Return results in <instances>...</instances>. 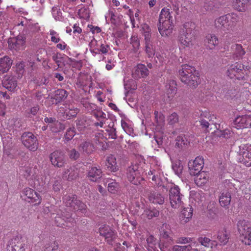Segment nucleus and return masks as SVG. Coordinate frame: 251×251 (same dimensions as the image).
<instances>
[{
    "mask_svg": "<svg viewBox=\"0 0 251 251\" xmlns=\"http://www.w3.org/2000/svg\"><path fill=\"white\" fill-rule=\"evenodd\" d=\"M178 73L181 81L190 87L196 88L200 83L199 72L193 66L183 64Z\"/></svg>",
    "mask_w": 251,
    "mask_h": 251,
    "instance_id": "1",
    "label": "nucleus"
},
{
    "mask_svg": "<svg viewBox=\"0 0 251 251\" xmlns=\"http://www.w3.org/2000/svg\"><path fill=\"white\" fill-rule=\"evenodd\" d=\"M195 24L192 22H187L183 24L178 37V42L183 48L193 47L196 40L194 29Z\"/></svg>",
    "mask_w": 251,
    "mask_h": 251,
    "instance_id": "2",
    "label": "nucleus"
},
{
    "mask_svg": "<svg viewBox=\"0 0 251 251\" xmlns=\"http://www.w3.org/2000/svg\"><path fill=\"white\" fill-rule=\"evenodd\" d=\"M183 197L178 186L174 185L169 189V204L172 208L178 209L184 206Z\"/></svg>",
    "mask_w": 251,
    "mask_h": 251,
    "instance_id": "3",
    "label": "nucleus"
},
{
    "mask_svg": "<svg viewBox=\"0 0 251 251\" xmlns=\"http://www.w3.org/2000/svg\"><path fill=\"white\" fill-rule=\"evenodd\" d=\"M8 49L13 52L20 51L26 47V36L19 34L16 37H9L7 40Z\"/></svg>",
    "mask_w": 251,
    "mask_h": 251,
    "instance_id": "4",
    "label": "nucleus"
},
{
    "mask_svg": "<svg viewBox=\"0 0 251 251\" xmlns=\"http://www.w3.org/2000/svg\"><path fill=\"white\" fill-rule=\"evenodd\" d=\"M244 65L239 62L230 65L227 69L226 74L231 79H237L238 80H245Z\"/></svg>",
    "mask_w": 251,
    "mask_h": 251,
    "instance_id": "5",
    "label": "nucleus"
},
{
    "mask_svg": "<svg viewBox=\"0 0 251 251\" xmlns=\"http://www.w3.org/2000/svg\"><path fill=\"white\" fill-rule=\"evenodd\" d=\"M237 227L240 235L242 238V242L250 246L251 245V226H248L246 220H241L238 221Z\"/></svg>",
    "mask_w": 251,
    "mask_h": 251,
    "instance_id": "6",
    "label": "nucleus"
},
{
    "mask_svg": "<svg viewBox=\"0 0 251 251\" xmlns=\"http://www.w3.org/2000/svg\"><path fill=\"white\" fill-rule=\"evenodd\" d=\"M21 138L23 145L30 151H34L37 150L38 140L32 132H25L22 135Z\"/></svg>",
    "mask_w": 251,
    "mask_h": 251,
    "instance_id": "7",
    "label": "nucleus"
},
{
    "mask_svg": "<svg viewBox=\"0 0 251 251\" xmlns=\"http://www.w3.org/2000/svg\"><path fill=\"white\" fill-rule=\"evenodd\" d=\"M126 176L131 183L134 185H139L141 180H142L141 177L139 165L134 164L130 165L127 169Z\"/></svg>",
    "mask_w": 251,
    "mask_h": 251,
    "instance_id": "8",
    "label": "nucleus"
},
{
    "mask_svg": "<svg viewBox=\"0 0 251 251\" xmlns=\"http://www.w3.org/2000/svg\"><path fill=\"white\" fill-rule=\"evenodd\" d=\"M100 235L104 237L107 244L112 245L113 241L117 238V232L109 226L104 225L99 229Z\"/></svg>",
    "mask_w": 251,
    "mask_h": 251,
    "instance_id": "9",
    "label": "nucleus"
},
{
    "mask_svg": "<svg viewBox=\"0 0 251 251\" xmlns=\"http://www.w3.org/2000/svg\"><path fill=\"white\" fill-rule=\"evenodd\" d=\"M25 201L28 202L34 203V205L39 204L42 200V198L40 194L37 193L34 190L30 188H25L22 192L21 197Z\"/></svg>",
    "mask_w": 251,
    "mask_h": 251,
    "instance_id": "10",
    "label": "nucleus"
},
{
    "mask_svg": "<svg viewBox=\"0 0 251 251\" xmlns=\"http://www.w3.org/2000/svg\"><path fill=\"white\" fill-rule=\"evenodd\" d=\"M49 158L52 165L55 167H63L66 164V155L65 153L61 150L54 151L50 154Z\"/></svg>",
    "mask_w": 251,
    "mask_h": 251,
    "instance_id": "11",
    "label": "nucleus"
},
{
    "mask_svg": "<svg viewBox=\"0 0 251 251\" xmlns=\"http://www.w3.org/2000/svg\"><path fill=\"white\" fill-rule=\"evenodd\" d=\"M240 156H242L241 162L246 166H251V145L241 144L239 146L238 151Z\"/></svg>",
    "mask_w": 251,
    "mask_h": 251,
    "instance_id": "12",
    "label": "nucleus"
},
{
    "mask_svg": "<svg viewBox=\"0 0 251 251\" xmlns=\"http://www.w3.org/2000/svg\"><path fill=\"white\" fill-rule=\"evenodd\" d=\"M204 159L201 156H197L193 161L188 163V169L190 174L193 176L198 174L203 168Z\"/></svg>",
    "mask_w": 251,
    "mask_h": 251,
    "instance_id": "13",
    "label": "nucleus"
},
{
    "mask_svg": "<svg viewBox=\"0 0 251 251\" xmlns=\"http://www.w3.org/2000/svg\"><path fill=\"white\" fill-rule=\"evenodd\" d=\"M7 251H25V243L21 236L11 239L7 246Z\"/></svg>",
    "mask_w": 251,
    "mask_h": 251,
    "instance_id": "14",
    "label": "nucleus"
},
{
    "mask_svg": "<svg viewBox=\"0 0 251 251\" xmlns=\"http://www.w3.org/2000/svg\"><path fill=\"white\" fill-rule=\"evenodd\" d=\"M214 25L218 31L225 33L230 32L227 14L220 16L216 18L214 21Z\"/></svg>",
    "mask_w": 251,
    "mask_h": 251,
    "instance_id": "15",
    "label": "nucleus"
},
{
    "mask_svg": "<svg viewBox=\"0 0 251 251\" xmlns=\"http://www.w3.org/2000/svg\"><path fill=\"white\" fill-rule=\"evenodd\" d=\"M171 234V231H164L160 234L158 246L162 251H167L169 247L173 244L174 241Z\"/></svg>",
    "mask_w": 251,
    "mask_h": 251,
    "instance_id": "16",
    "label": "nucleus"
},
{
    "mask_svg": "<svg viewBox=\"0 0 251 251\" xmlns=\"http://www.w3.org/2000/svg\"><path fill=\"white\" fill-rule=\"evenodd\" d=\"M157 26L162 36H169L172 33L173 20L158 21Z\"/></svg>",
    "mask_w": 251,
    "mask_h": 251,
    "instance_id": "17",
    "label": "nucleus"
},
{
    "mask_svg": "<svg viewBox=\"0 0 251 251\" xmlns=\"http://www.w3.org/2000/svg\"><path fill=\"white\" fill-rule=\"evenodd\" d=\"M102 132L103 131H98L95 133L93 140L97 148L105 151L108 147L107 138L104 136Z\"/></svg>",
    "mask_w": 251,
    "mask_h": 251,
    "instance_id": "18",
    "label": "nucleus"
},
{
    "mask_svg": "<svg viewBox=\"0 0 251 251\" xmlns=\"http://www.w3.org/2000/svg\"><path fill=\"white\" fill-rule=\"evenodd\" d=\"M249 125H251V116L248 115L237 116L233 122V126L237 129L247 128Z\"/></svg>",
    "mask_w": 251,
    "mask_h": 251,
    "instance_id": "19",
    "label": "nucleus"
},
{
    "mask_svg": "<svg viewBox=\"0 0 251 251\" xmlns=\"http://www.w3.org/2000/svg\"><path fill=\"white\" fill-rule=\"evenodd\" d=\"M149 71L145 65L143 64H138L135 67V69L132 72V76L135 79L144 78L148 76Z\"/></svg>",
    "mask_w": 251,
    "mask_h": 251,
    "instance_id": "20",
    "label": "nucleus"
},
{
    "mask_svg": "<svg viewBox=\"0 0 251 251\" xmlns=\"http://www.w3.org/2000/svg\"><path fill=\"white\" fill-rule=\"evenodd\" d=\"M40 109V106L38 104L31 107L25 112V115L26 118H28L30 120H32L35 123L39 121L40 117L38 115V113Z\"/></svg>",
    "mask_w": 251,
    "mask_h": 251,
    "instance_id": "21",
    "label": "nucleus"
},
{
    "mask_svg": "<svg viewBox=\"0 0 251 251\" xmlns=\"http://www.w3.org/2000/svg\"><path fill=\"white\" fill-rule=\"evenodd\" d=\"M2 85L8 91L13 92L17 86V81L13 76H5L2 80Z\"/></svg>",
    "mask_w": 251,
    "mask_h": 251,
    "instance_id": "22",
    "label": "nucleus"
},
{
    "mask_svg": "<svg viewBox=\"0 0 251 251\" xmlns=\"http://www.w3.org/2000/svg\"><path fill=\"white\" fill-rule=\"evenodd\" d=\"M165 90L169 98H174L177 92V84L176 81L174 80H167Z\"/></svg>",
    "mask_w": 251,
    "mask_h": 251,
    "instance_id": "23",
    "label": "nucleus"
},
{
    "mask_svg": "<svg viewBox=\"0 0 251 251\" xmlns=\"http://www.w3.org/2000/svg\"><path fill=\"white\" fill-rule=\"evenodd\" d=\"M13 60L7 55L0 58V75L8 72L11 68Z\"/></svg>",
    "mask_w": 251,
    "mask_h": 251,
    "instance_id": "24",
    "label": "nucleus"
},
{
    "mask_svg": "<svg viewBox=\"0 0 251 251\" xmlns=\"http://www.w3.org/2000/svg\"><path fill=\"white\" fill-rule=\"evenodd\" d=\"M68 95L67 91L63 89H59L55 91L54 95L53 97H51V99L53 100L52 101L53 103L57 105L59 103L65 100Z\"/></svg>",
    "mask_w": 251,
    "mask_h": 251,
    "instance_id": "25",
    "label": "nucleus"
},
{
    "mask_svg": "<svg viewBox=\"0 0 251 251\" xmlns=\"http://www.w3.org/2000/svg\"><path fill=\"white\" fill-rule=\"evenodd\" d=\"M102 172L100 168L93 167L90 169L87 176L90 180L97 182L102 176Z\"/></svg>",
    "mask_w": 251,
    "mask_h": 251,
    "instance_id": "26",
    "label": "nucleus"
},
{
    "mask_svg": "<svg viewBox=\"0 0 251 251\" xmlns=\"http://www.w3.org/2000/svg\"><path fill=\"white\" fill-rule=\"evenodd\" d=\"M200 122L201 126L204 128L205 130L209 131V126L210 125L209 122L212 120V117L209 112L207 111H204L201 114Z\"/></svg>",
    "mask_w": 251,
    "mask_h": 251,
    "instance_id": "27",
    "label": "nucleus"
},
{
    "mask_svg": "<svg viewBox=\"0 0 251 251\" xmlns=\"http://www.w3.org/2000/svg\"><path fill=\"white\" fill-rule=\"evenodd\" d=\"M194 209L191 206L184 208L181 213V223L185 224L191 220L193 215Z\"/></svg>",
    "mask_w": 251,
    "mask_h": 251,
    "instance_id": "28",
    "label": "nucleus"
},
{
    "mask_svg": "<svg viewBox=\"0 0 251 251\" xmlns=\"http://www.w3.org/2000/svg\"><path fill=\"white\" fill-rule=\"evenodd\" d=\"M116 157L112 154H109L107 156L106 162L107 169L112 172H116L118 170V166L117 165Z\"/></svg>",
    "mask_w": 251,
    "mask_h": 251,
    "instance_id": "29",
    "label": "nucleus"
},
{
    "mask_svg": "<svg viewBox=\"0 0 251 251\" xmlns=\"http://www.w3.org/2000/svg\"><path fill=\"white\" fill-rule=\"evenodd\" d=\"M149 200L155 204H163L165 201L164 198L157 192H150L148 195Z\"/></svg>",
    "mask_w": 251,
    "mask_h": 251,
    "instance_id": "30",
    "label": "nucleus"
},
{
    "mask_svg": "<svg viewBox=\"0 0 251 251\" xmlns=\"http://www.w3.org/2000/svg\"><path fill=\"white\" fill-rule=\"evenodd\" d=\"M233 57L236 59H240L245 55L246 51L241 44H235L232 47Z\"/></svg>",
    "mask_w": 251,
    "mask_h": 251,
    "instance_id": "31",
    "label": "nucleus"
},
{
    "mask_svg": "<svg viewBox=\"0 0 251 251\" xmlns=\"http://www.w3.org/2000/svg\"><path fill=\"white\" fill-rule=\"evenodd\" d=\"M250 0H233L232 6L238 11L244 12L246 10Z\"/></svg>",
    "mask_w": 251,
    "mask_h": 251,
    "instance_id": "32",
    "label": "nucleus"
},
{
    "mask_svg": "<svg viewBox=\"0 0 251 251\" xmlns=\"http://www.w3.org/2000/svg\"><path fill=\"white\" fill-rule=\"evenodd\" d=\"M217 238L222 244H227L229 238V234L226 229L225 228L220 229L218 232Z\"/></svg>",
    "mask_w": 251,
    "mask_h": 251,
    "instance_id": "33",
    "label": "nucleus"
},
{
    "mask_svg": "<svg viewBox=\"0 0 251 251\" xmlns=\"http://www.w3.org/2000/svg\"><path fill=\"white\" fill-rule=\"evenodd\" d=\"M108 183V191L112 194H115L119 188V184L114 179L107 178L104 179V184Z\"/></svg>",
    "mask_w": 251,
    "mask_h": 251,
    "instance_id": "34",
    "label": "nucleus"
},
{
    "mask_svg": "<svg viewBox=\"0 0 251 251\" xmlns=\"http://www.w3.org/2000/svg\"><path fill=\"white\" fill-rule=\"evenodd\" d=\"M228 16V24L229 25V32L232 31L236 26L237 23L240 21V18L237 14L231 13L227 14Z\"/></svg>",
    "mask_w": 251,
    "mask_h": 251,
    "instance_id": "35",
    "label": "nucleus"
},
{
    "mask_svg": "<svg viewBox=\"0 0 251 251\" xmlns=\"http://www.w3.org/2000/svg\"><path fill=\"white\" fill-rule=\"evenodd\" d=\"M231 200V197L230 192L227 191L223 192L219 198L220 204L222 206H227L229 205Z\"/></svg>",
    "mask_w": 251,
    "mask_h": 251,
    "instance_id": "36",
    "label": "nucleus"
},
{
    "mask_svg": "<svg viewBox=\"0 0 251 251\" xmlns=\"http://www.w3.org/2000/svg\"><path fill=\"white\" fill-rule=\"evenodd\" d=\"M208 173L205 171H200L198 174L196 175V183L197 185H202L205 183L208 180Z\"/></svg>",
    "mask_w": 251,
    "mask_h": 251,
    "instance_id": "37",
    "label": "nucleus"
},
{
    "mask_svg": "<svg viewBox=\"0 0 251 251\" xmlns=\"http://www.w3.org/2000/svg\"><path fill=\"white\" fill-rule=\"evenodd\" d=\"M170 9L168 7L162 8L160 12L158 21L173 20V17L170 12Z\"/></svg>",
    "mask_w": 251,
    "mask_h": 251,
    "instance_id": "38",
    "label": "nucleus"
},
{
    "mask_svg": "<svg viewBox=\"0 0 251 251\" xmlns=\"http://www.w3.org/2000/svg\"><path fill=\"white\" fill-rule=\"evenodd\" d=\"M206 39L208 41V46L211 49L218 46L219 44L218 37L214 34H208L206 36Z\"/></svg>",
    "mask_w": 251,
    "mask_h": 251,
    "instance_id": "39",
    "label": "nucleus"
},
{
    "mask_svg": "<svg viewBox=\"0 0 251 251\" xmlns=\"http://www.w3.org/2000/svg\"><path fill=\"white\" fill-rule=\"evenodd\" d=\"M154 115L156 126L160 128H162L165 125V116L157 111H155Z\"/></svg>",
    "mask_w": 251,
    "mask_h": 251,
    "instance_id": "40",
    "label": "nucleus"
},
{
    "mask_svg": "<svg viewBox=\"0 0 251 251\" xmlns=\"http://www.w3.org/2000/svg\"><path fill=\"white\" fill-rule=\"evenodd\" d=\"M25 62L20 61L17 62L15 65V72L17 74V78H21L25 72Z\"/></svg>",
    "mask_w": 251,
    "mask_h": 251,
    "instance_id": "41",
    "label": "nucleus"
},
{
    "mask_svg": "<svg viewBox=\"0 0 251 251\" xmlns=\"http://www.w3.org/2000/svg\"><path fill=\"white\" fill-rule=\"evenodd\" d=\"M159 214V212L155 208L146 209L143 212V217L148 219H151L153 217H156Z\"/></svg>",
    "mask_w": 251,
    "mask_h": 251,
    "instance_id": "42",
    "label": "nucleus"
},
{
    "mask_svg": "<svg viewBox=\"0 0 251 251\" xmlns=\"http://www.w3.org/2000/svg\"><path fill=\"white\" fill-rule=\"evenodd\" d=\"M97 42V47L96 48V50H97L98 51L101 52L103 54H106L108 52V51L110 49V47L107 44L102 43V41H95Z\"/></svg>",
    "mask_w": 251,
    "mask_h": 251,
    "instance_id": "43",
    "label": "nucleus"
},
{
    "mask_svg": "<svg viewBox=\"0 0 251 251\" xmlns=\"http://www.w3.org/2000/svg\"><path fill=\"white\" fill-rule=\"evenodd\" d=\"M191 244L184 246L174 245L170 246L167 251H188L191 249Z\"/></svg>",
    "mask_w": 251,
    "mask_h": 251,
    "instance_id": "44",
    "label": "nucleus"
},
{
    "mask_svg": "<svg viewBox=\"0 0 251 251\" xmlns=\"http://www.w3.org/2000/svg\"><path fill=\"white\" fill-rule=\"evenodd\" d=\"M105 114L103 112H100L98 114H96L95 116L99 122L95 123V126L102 127L105 122Z\"/></svg>",
    "mask_w": 251,
    "mask_h": 251,
    "instance_id": "45",
    "label": "nucleus"
},
{
    "mask_svg": "<svg viewBox=\"0 0 251 251\" xmlns=\"http://www.w3.org/2000/svg\"><path fill=\"white\" fill-rule=\"evenodd\" d=\"M151 29L147 24H144L142 26V33L145 37V41H150L151 38Z\"/></svg>",
    "mask_w": 251,
    "mask_h": 251,
    "instance_id": "46",
    "label": "nucleus"
},
{
    "mask_svg": "<svg viewBox=\"0 0 251 251\" xmlns=\"http://www.w3.org/2000/svg\"><path fill=\"white\" fill-rule=\"evenodd\" d=\"M81 148L85 153L89 154L94 151L95 147L90 141H85L82 143Z\"/></svg>",
    "mask_w": 251,
    "mask_h": 251,
    "instance_id": "47",
    "label": "nucleus"
},
{
    "mask_svg": "<svg viewBox=\"0 0 251 251\" xmlns=\"http://www.w3.org/2000/svg\"><path fill=\"white\" fill-rule=\"evenodd\" d=\"M167 121L168 124L174 125L179 122V116L177 113H172L167 117Z\"/></svg>",
    "mask_w": 251,
    "mask_h": 251,
    "instance_id": "48",
    "label": "nucleus"
},
{
    "mask_svg": "<svg viewBox=\"0 0 251 251\" xmlns=\"http://www.w3.org/2000/svg\"><path fill=\"white\" fill-rule=\"evenodd\" d=\"M146 241L148 244V246L149 247L148 249H152L154 250L156 248V245L157 243V241L155 237H153V235H150L149 236V237L147 238Z\"/></svg>",
    "mask_w": 251,
    "mask_h": 251,
    "instance_id": "49",
    "label": "nucleus"
},
{
    "mask_svg": "<svg viewBox=\"0 0 251 251\" xmlns=\"http://www.w3.org/2000/svg\"><path fill=\"white\" fill-rule=\"evenodd\" d=\"M145 51L149 57L155 54V50L153 49L151 41L145 42Z\"/></svg>",
    "mask_w": 251,
    "mask_h": 251,
    "instance_id": "50",
    "label": "nucleus"
},
{
    "mask_svg": "<svg viewBox=\"0 0 251 251\" xmlns=\"http://www.w3.org/2000/svg\"><path fill=\"white\" fill-rule=\"evenodd\" d=\"M194 240L193 238L181 237L177 238L176 243L180 244H192V243H194Z\"/></svg>",
    "mask_w": 251,
    "mask_h": 251,
    "instance_id": "51",
    "label": "nucleus"
},
{
    "mask_svg": "<svg viewBox=\"0 0 251 251\" xmlns=\"http://www.w3.org/2000/svg\"><path fill=\"white\" fill-rule=\"evenodd\" d=\"M52 14L55 20L56 21H62L63 17L60 10L56 7H53L52 8Z\"/></svg>",
    "mask_w": 251,
    "mask_h": 251,
    "instance_id": "52",
    "label": "nucleus"
},
{
    "mask_svg": "<svg viewBox=\"0 0 251 251\" xmlns=\"http://www.w3.org/2000/svg\"><path fill=\"white\" fill-rule=\"evenodd\" d=\"M130 44H132L133 47L134 51H137L140 46L138 37L136 35H132L130 38Z\"/></svg>",
    "mask_w": 251,
    "mask_h": 251,
    "instance_id": "53",
    "label": "nucleus"
},
{
    "mask_svg": "<svg viewBox=\"0 0 251 251\" xmlns=\"http://www.w3.org/2000/svg\"><path fill=\"white\" fill-rule=\"evenodd\" d=\"M58 248V244L56 241L47 244L45 246V251H57Z\"/></svg>",
    "mask_w": 251,
    "mask_h": 251,
    "instance_id": "54",
    "label": "nucleus"
},
{
    "mask_svg": "<svg viewBox=\"0 0 251 251\" xmlns=\"http://www.w3.org/2000/svg\"><path fill=\"white\" fill-rule=\"evenodd\" d=\"M69 172V178L75 179L78 177V170L75 167L73 166V167L70 168Z\"/></svg>",
    "mask_w": 251,
    "mask_h": 251,
    "instance_id": "55",
    "label": "nucleus"
},
{
    "mask_svg": "<svg viewBox=\"0 0 251 251\" xmlns=\"http://www.w3.org/2000/svg\"><path fill=\"white\" fill-rule=\"evenodd\" d=\"M52 59L55 62L58 67H60V64L62 62L63 58L61 56V54L59 53H54L52 55Z\"/></svg>",
    "mask_w": 251,
    "mask_h": 251,
    "instance_id": "56",
    "label": "nucleus"
},
{
    "mask_svg": "<svg viewBox=\"0 0 251 251\" xmlns=\"http://www.w3.org/2000/svg\"><path fill=\"white\" fill-rule=\"evenodd\" d=\"M198 241L202 246L207 247H209L211 243L210 239L207 237L199 238Z\"/></svg>",
    "mask_w": 251,
    "mask_h": 251,
    "instance_id": "57",
    "label": "nucleus"
},
{
    "mask_svg": "<svg viewBox=\"0 0 251 251\" xmlns=\"http://www.w3.org/2000/svg\"><path fill=\"white\" fill-rule=\"evenodd\" d=\"M75 134V133L74 130V127L73 128V129L70 128L69 129L67 130L66 134L65 135V139L67 141H69L74 137Z\"/></svg>",
    "mask_w": 251,
    "mask_h": 251,
    "instance_id": "58",
    "label": "nucleus"
},
{
    "mask_svg": "<svg viewBox=\"0 0 251 251\" xmlns=\"http://www.w3.org/2000/svg\"><path fill=\"white\" fill-rule=\"evenodd\" d=\"M176 142L175 146L178 148H182V146L185 144L184 140L181 136L176 137Z\"/></svg>",
    "mask_w": 251,
    "mask_h": 251,
    "instance_id": "59",
    "label": "nucleus"
},
{
    "mask_svg": "<svg viewBox=\"0 0 251 251\" xmlns=\"http://www.w3.org/2000/svg\"><path fill=\"white\" fill-rule=\"evenodd\" d=\"M230 130L227 129V128H226V129H225L224 130L220 131L219 136L224 138H228L230 137Z\"/></svg>",
    "mask_w": 251,
    "mask_h": 251,
    "instance_id": "60",
    "label": "nucleus"
},
{
    "mask_svg": "<svg viewBox=\"0 0 251 251\" xmlns=\"http://www.w3.org/2000/svg\"><path fill=\"white\" fill-rule=\"evenodd\" d=\"M78 113V109L76 108L75 109H70L68 111L67 116L69 117L68 119H70L71 117H75Z\"/></svg>",
    "mask_w": 251,
    "mask_h": 251,
    "instance_id": "61",
    "label": "nucleus"
},
{
    "mask_svg": "<svg viewBox=\"0 0 251 251\" xmlns=\"http://www.w3.org/2000/svg\"><path fill=\"white\" fill-rule=\"evenodd\" d=\"M69 155L70 158L75 160H76V159L78 157L77 152L75 151V149H72L71 151H70L69 153Z\"/></svg>",
    "mask_w": 251,
    "mask_h": 251,
    "instance_id": "62",
    "label": "nucleus"
},
{
    "mask_svg": "<svg viewBox=\"0 0 251 251\" xmlns=\"http://www.w3.org/2000/svg\"><path fill=\"white\" fill-rule=\"evenodd\" d=\"M8 157L10 159H12L14 158V155H12L11 153V151L9 149H4L3 150V157Z\"/></svg>",
    "mask_w": 251,
    "mask_h": 251,
    "instance_id": "63",
    "label": "nucleus"
},
{
    "mask_svg": "<svg viewBox=\"0 0 251 251\" xmlns=\"http://www.w3.org/2000/svg\"><path fill=\"white\" fill-rule=\"evenodd\" d=\"M69 60L70 62V65L72 67V68H75V71H77V67L78 66V61H75V59H72V58H69Z\"/></svg>",
    "mask_w": 251,
    "mask_h": 251,
    "instance_id": "64",
    "label": "nucleus"
}]
</instances>
